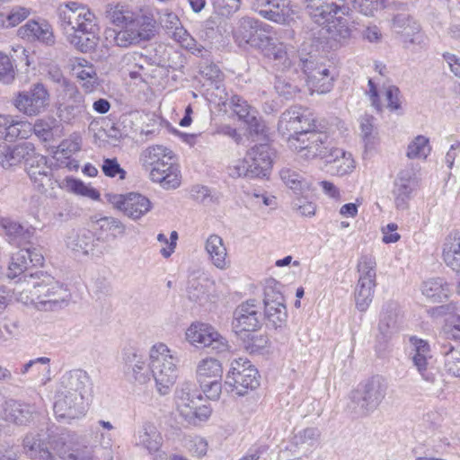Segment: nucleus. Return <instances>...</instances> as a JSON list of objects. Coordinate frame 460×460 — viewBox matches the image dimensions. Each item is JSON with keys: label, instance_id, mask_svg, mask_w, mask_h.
I'll list each match as a JSON object with an SVG mask.
<instances>
[{"label": "nucleus", "instance_id": "f257e3e1", "mask_svg": "<svg viewBox=\"0 0 460 460\" xmlns=\"http://www.w3.org/2000/svg\"><path fill=\"white\" fill-rule=\"evenodd\" d=\"M14 293L19 302L42 312L62 310L68 306L72 298L66 285L43 271L23 275Z\"/></svg>", "mask_w": 460, "mask_h": 460}, {"label": "nucleus", "instance_id": "f03ea898", "mask_svg": "<svg viewBox=\"0 0 460 460\" xmlns=\"http://www.w3.org/2000/svg\"><path fill=\"white\" fill-rule=\"evenodd\" d=\"M105 17L111 24L120 28L112 31L113 42L117 47L137 46L155 35L156 22L148 9L136 10L126 3H112L107 4Z\"/></svg>", "mask_w": 460, "mask_h": 460}, {"label": "nucleus", "instance_id": "7ed1b4c3", "mask_svg": "<svg viewBox=\"0 0 460 460\" xmlns=\"http://www.w3.org/2000/svg\"><path fill=\"white\" fill-rule=\"evenodd\" d=\"M115 427L111 421L100 420L92 426L89 436L75 433H61L52 438V452L62 460H99L98 448H108L111 445V431Z\"/></svg>", "mask_w": 460, "mask_h": 460}, {"label": "nucleus", "instance_id": "20e7f679", "mask_svg": "<svg viewBox=\"0 0 460 460\" xmlns=\"http://www.w3.org/2000/svg\"><path fill=\"white\" fill-rule=\"evenodd\" d=\"M57 13L66 40L75 49L88 53L96 48L100 26L97 16L87 5L70 1L59 4Z\"/></svg>", "mask_w": 460, "mask_h": 460}, {"label": "nucleus", "instance_id": "39448f33", "mask_svg": "<svg viewBox=\"0 0 460 460\" xmlns=\"http://www.w3.org/2000/svg\"><path fill=\"white\" fill-rule=\"evenodd\" d=\"M139 164L150 181L164 190H175L181 184V172L177 155L164 145L146 147L139 155Z\"/></svg>", "mask_w": 460, "mask_h": 460}, {"label": "nucleus", "instance_id": "423d86ee", "mask_svg": "<svg viewBox=\"0 0 460 460\" xmlns=\"http://www.w3.org/2000/svg\"><path fill=\"white\" fill-rule=\"evenodd\" d=\"M22 164L31 180L43 185L42 180L48 178L49 173L46 156L38 153L31 142L14 145L0 142V166L4 170L14 171Z\"/></svg>", "mask_w": 460, "mask_h": 460}, {"label": "nucleus", "instance_id": "0eeeda50", "mask_svg": "<svg viewBox=\"0 0 460 460\" xmlns=\"http://www.w3.org/2000/svg\"><path fill=\"white\" fill-rule=\"evenodd\" d=\"M148 359L156 393L161 396L169 394L179 376L180 359L177 352L165 343L157 342L150 348Z\"/></svg>", "mask_w": 460, "mask_h": 460}, {"label": "nucleus", "instance_id": "6e6552de", "mask_svg": "<svg viewBox=\"0 0 460 460\" xmlns=\"http://www.w3.org/2000/svg\"><path fill=\"white\" fill-rule=\"evenodd\" d=\"M387 381L380 376H372L358 385L349 394L348 408L360 416L373 413L380 406L386 396Z\"/></svg>", "mask_w": 460, "mask_h": 460}, {"label": "nucleus", "instance_id": "1a4fd4ad", "mask_svg": "<svg viewBox=\"0 0 460 460\" xmlns=\"http://www.w3.org/2000/svg\"><path fill=\"white\" fill-rule=\"evenodd\" d=\"M260 378L259 371L249 359L238 358L229 365L225 385L233 394L244 396L260 386Z\"/></svg>", "mask_w": 460, "mask_h": 460}, {"label": "nucleus", "instance_id": "9d476101", "mask_svg": "<svg viewBox=\"0 0 460 460\" xmlns=\"http://www.w3.org/2000/svg\"><path fill=\"white\" fill-rule=\"evenodd\" d=\"M184 341L197 349H210L216 353L229 351L226 337L211 323L200 320L191 322L184 330Z\"/></svg>", "mask_w": 460, "mask_h": 460}, {"label": "nucleus", "instance_id": "9b49d317", "mask_svg": "<svg viewBox=\"0 0 460 460\" xmlns=\"http://www.w3.org/2000/svg\"><path fill=\"white\" fill-rule=\"evenodd\" d=\"M376 260L371 255H362L358 260V279L354 290V301L359 312H366L373 301L376 286Z\"/></svg>", "mask_w": 460, "mask_h": 460}, {"label": "nucleus", "instance_id": "f8f14e48", "mask_svg": "<svg viewBox=\"0 0 460 460\" xmlns=\"http://www.w3.org/2000/svg\"><path fill=\"white\" fill-rule=\"evenodd\" d=\"M324 19L323 22L317 23L324 26L330 48L338 49L346 45L351 39L354 29V22L349 12L345 8L335 5Z\"/></svg>", "mask_w": 460, "mask_h": 460}, {"label": "nucleus", "instance_id": "ddd939ff", "mask_svg": "<svg viewBox=\"0 0 460 460\" xmlns=\"http://www.w3.org/2000/svg\"><path fill=\"white\" fill-rule=\"evenodd\" d=\"M175 406L180 416L189 423L207 420L211 414L210 408L203 402L200 394L189 385L177 390Z\"/></svg>", "mask_w": 460, "mask_h": 460}, {"label": "nucleus", "instance_id": "4468645a", "mask_svg": "<svg viewBox=\"0 0 460 460\" xmlns=\"http://www.w3.org/2000/svg\"><path fill=\"white\" fill-rule=\"evenodd\" d=\"M223 365L212 356L200 358L196 365V379L207 398L217 400L222 391Z\"/></svg>", "mask_w": 460, "mask_h": 460}, {"label": "nucleus", "instance_id": "2eb2a0df", "mask_svg": "<svg viewBox=\"0 0 460 460\" xmlns=\"http://www.w3.org/2000/svg\"><path fill=\"white\" fill-rule=\"evenodd\" d=\"M289 146L303 159L320 158L324 160L330 147L328 137L323 132L314 130L298 136L288 137Z\"/></svg>", "mask_w": 460, "mask_h": 460}, {"label": "nucleus", "instance_id": "dca6fc26", "mask_svg": "<svg viewBox=\"0 0 460 460\" xmlns=\"http://www.w3.org/2000/svg\"><path fill=\"white\" fill-rule=\"evenodd\" d=\"M50 103V94L40 83L34 84L27 91L18 92L13 99L15 109L27 117H36L43 113Z\"/></svg>", "mask_w": 460, "mask_h": 460}, {"label": "nucleus", "instance_id": "f3484780", "mask_svg": "<svg viewBox=\"0 0 460 460\" xmlns=\"http://www.w3.org/2000/svg\"><path fill=\"white\" fill-rule=\"evenodd\" d=\"M105 198L113 208L133 221H137L153 209L152 201L138 192L127 194L107 193Z\"/></svg>", "mask_w": 460, "mask_h": 460}, {"label": "nucleus", "instance_id": "a211bd4d", "mask_svg": "<svg viewBox=\"0 0 460 460\" xmlns=\"http://www.w3.org/2000/svg\"><path fill=\"white\" fill-rule=\"evenodd\" d=\"M262 325L261 305L256 299H248L241 303L234 312L232 327L241 338L248 332H255Z\"/></svg>", "mask_w": 460, "mask_h": 460}, {"label": "nucleus", "instance_id": "6ab92c4d", "mask_svg": "<svg viewBox=\"0 0 460 460\" xmlns=\"http://www.w3.org/2000/svg\"><path fill=\"white\" fill-rule=\"evenodd\" d=\"M418 185L419 181L413 167L402 169L398 172L392 190L397 210L405 211L410 208V202L414 197Z\"/></svg>", "mask_w": 460, "mask_h": 460}, {"label": "nucleus", "instance_id": "aec40b11", "mask_svg": "<svg viewBox=\"0 0 460 460\" xmlns=\"http://www.w3.org/2000/svg\"><path fill=\"white\" fill-rule=\"evenodd\" d=\"M314 128L313 114L305 108L292 107L286 111L279 121V131L289 137L298 136L312 130Z\"/></svg>", "mask_w": 460, "mask_h": 460}, {"label": "nucleus", "instance_id": "412c9836", "mask_svg": "<svg viewBox=\"0 0 460 460\" xmlns=\"http://www.w3.org/2000/svg\"><path fill=\"white\" fill-rule=\"evenodd\" d=\"M265 29L260 28L257 21L244 17L242 18L233 31L234 38L241 48L250 46L255 49H265L269 45L270 38L264 34Z\"/></svg>", "mask_w": 460, "mask_h": 460}, {"label": "nucleus", "instance_id": "4be33fe9", "mask_svg": "<svg viewBox=\"0 0 460 460\" xmlns=\"http://www.w3.org/2000/svg\"><path fill=\"white\" fill-rule=\"evenodd\" d=\"M303 69L306 85L312 93L322 94L332 90L334 77L325 65L306 59L303 61Z\"/></svg>", "mask_w": 460, "mask_h": 460}, {"label": "nucleus", "instance_id": "5701e85b", "mask_svg": "<svg viewBox=\"0 0 460 460\" xmlns=\"http://www.w3.org/2000/svg\"><path fill=\"white\" fill-rule=\"evenodd\" d=\"M54 412L59 420H75L84 415V398L80 393L59 392L54 403Z\"/></svg>", "mask_w": 460, "mask_h": 460}, {"label": "nucleus", "instance_id": "b1692460", "mask_svg": "<svg viewBox=\"0 0 460 460\" xmlns=\"http://www.w3.org/2000/svg\"><path fill=\"white\" fill-rule=\"evenodd\" d=\"M392 29L399 35L406 47L415 44L420 45L424 41V36L420 31V24L406 13H400L394 16Z\"/></svg>", "mask_w": 460, "mask_h": 460}, {"label": "nucleus", "instance_id": "393cba45", "mask_svg": "<svg viewBox=\"0 0 460 460\" xmlns=\"http://www.w3.org/2000/svg\"><path fill=\"white\" fill-rule=\"evenodd\" d=\"M69 67L73 76L79 82L86 93L94 92L99 86V77L94 66L84 58L70 60Z\"/></svg>", "mask_w": 460, "mask_h": 460}, {"label": "nucleus", "instance_id": "a878e982", "mask_svg": "<svg viewBox=\"0 0 460 460\" xmlns=\"http://www.w3.org/2000/svg\"><path fill=\"white\" fill-rule=\"evenodd\" d=\"M17 35L21 39L37 40L48 46L55 43L52 26L45 20H29L18 29Z\"/></svg>", "mask_w": 460, "mask_h": 460}, {"label": "nucleus", "instance_id": "bb28decb", "mask_svg": "<svg viewBox=\"0 0 460 460\" xmlns=\"http://www.w3.org/2000/svg\"><path fill=\"white\" fill-rule=\"evenodd\" d=\"M265 8L260 11L261 15L274 22L290 24L297 14L296 6L289 0H263Z\"/></svg>", "mask_w": 460, "mask_h": 460}, {"label": "nucleus", "instance_id": "cd10ccee", "mask_svg": "<svg viewBox=\"0 0 460 460\" xmlns=\"http://www.w3.org/2000/svg\"><path fill=\"white\" fill-rule=\"evenodd\" d=\"M205 252L212 266L219 270H227L231 260L225 241L216 234H209L204 243Z\"/></svg>", "mask_w": 460, "mask_h": 460}, {"label": "nucleus", "instance_id": "c85d7f7f", "mask_svg": "<svg viewBox=\"0 0 460 460\" xmlns=\"http://www.w3.org/2000/svg\"><path fill=\"white\" fill-rule=\"evenodd\" d=\"M264 314L268 323L274 329H282L287 325L288 312L284 297L279 293H266L264 297Z\"/></svg>", "mask_w": 460, "mask_h": 460}, {"label": "nucleus", "instance_id": "c756f323", "mask_svg": "<svg viewBox=\"0 0 460 460\" xmlns=\"http://www.w3.org/2000/svg\"><path fill=\"white\" fill-rule=\"evenodd\" d=\"M367 93L372 105L377 110L382 111L385 104L383 103L381 96L386 102V107L391 111H398L401 108L400 91L396 86L388 85L383 88L382 91L378 90L373 80H368V89Z\"/></svg>", "mask_w": 460, "mask_h": 460}, {"label": "nucleus", "instance_id": "7c9ffc66", "mask_svg": "<svg viewBox=\"0 0 460 460\" xmlns=\"http://www.w3.org/2000/svg\"><path fill=\"white\" fill-rule=\"evenodd\" d=\"M134 444L149 455H155L161 450L163 438L154 423L146 421L135 432Z\"/></svg>", "mask_w": 460, "mask_h": 460}, {"label": "nucleus", "instance_id": "2f4dec72", "mask_svg": "<svg viewBox=\"0 0 460 460\" xmlns=\"http://www.w3.org/2000/svg\"><path fill=\"white\" fill-rule=\"evenodd\" d=\"M273 152L268 145H259L252 147L246 154L251 172L256 178L267 177L273 164Z\"/></svg>", "mask_w": 460, "mask_h": 460}, {"label": "nucleus", "instance_id": "473e14b6", "mask_svg": "<svg viewBox=\"0 0 460 460\" xmlns=\"http://www.w3.org/2000/svg\"><path fill=\"white\" fill-rule=\"evenodd\" d=\"M411 355L414 366L422 378L428 382H434L435 375L428 369V360L430 358L429 346L427 341L416 337L410 339Z\"/></svg>", "mask_w": 460, "mask_h": 460}, {"label": "nucleus", "instance_id": "72a5a7b5", "mask_svg": "<svg viewBox=\"0 0 460 460\" xmlns=\"http://www.w3.org/2000/svg\"><path fill=\"white\" fill-rule=\"evenodd\" d=\"M324 162L332 164V173L340 177L351 173L357 165L351 153L334 147H331Z\"/></svg>", "mask_w": 460, "mask_h": 460}, {"label": "nucleus", "instance_id": "f704fd0d", "mask_svg": "<svg viewBox=\"0 0 460 460\" xmlns=\"http://www.w3.org/2000/svg\"><path fill=\"white\" fill-rule=\"evenodd\" d=\"M231 104L234 112L247 124L250 133L262 134L265 130V125L256 116L254 111L246 101L240 96L234 95L231 99Z\"/></svg>", "mask_w": 460, "mask_h": 460}, {"label": "nucleus", "instance_id": "c9c22d12", "mask_svg": "<svg viewBox=\"0 0 460 460\" xmlns=\"http://www.w3.org/2000/svg\"><path fill=\"white\" fill-rule=\"evenodd\" d=\"M94 236L89 231L72 233L66 239V245L75 256H89L94 252Z\"/></svg>", "mask_w": 460, "mask_h": 460}, {"label": "nucleus", "instance_id": "e433bc0d", "mask_svg": "<svg viewBox=\"0 0 460 460\" xmlns=\"http://www.w3.org/2000/svg\"><path fill=\"white\" fill-rule=\"evenodd\" d=\"M441 257L452 270L460 271V232H452L446 236Z\"/></svg>", "mask_w": 460, "mask_h": 460}, {"label": "nucleus", "instance_id": "4c0bfd02", "mask_svg": "<svg viewBox=\"0 0 460 460\" xmlns=\"http://www.w3.org/2000/svg\"><path fill=\"white\" fill-rule=\"evenodd\" d=\"M58 435L49 436L47 446L40 434H29L24 438V450L31 458H39L40 460H58L52 455L50 450V441L52 438Z\"/></svg>", "mask_w": 460, "mask_h": 460}, {"label": "nucleus", "instance_id": "58836bf2", "mask_svg": "<svg viewBox=\"0 0 460 460\" xmlns=\"http://www.w3.org/2000/svg\"><path fill=\"white\" fill-rule=\"evenodd\" d=\"M69 99L66 103L59 107V116L66 120H70L85 112V100L84 95L75 87L68 89Z\"/></svg>", "mask_w": 460, "mask_h": 460}, {"label": "nucleus", "instance_id": "ea45409f", "mask_svg": "<svg viewBox=\"0 0 460 460\" xmlns=\"http://www.w3.org/2000/svg\"><path fill=\"white\" fill-rule=\"evenodd\" d=\"M421 293L431 302L439 303L449 297L451 288L443 279H430L423 282Z\"/></svg>", "mask_w": 460, "mask_h": 460}, {"label": "nucleus", "instance_id": "a19ab883", "mask_svg": "<svg viewBox=\"0 0 460 460\" xmlns=\"http://www.w3.org/2000/svg\"><path fill=\"white\" fill-rule=\"evenodd\" d=\"M31 15V9L22 5L4 7L0 10V30L17 27Z\"/></svg>", "mask_w": 460, "mask_h": 460}, {"label": "nucleus", "instance_id": "79ce46f5", "mask_svg": "<svg viewBox=\"0 0 460 460\" xmlns=\"http://www.w3.org/2000/svg\"><path fill=\"white\" fill-rule=\"evenodd\" d=\"M60 187L69 193L92 200L97 201L101 198L100 192L95 188L80 179L66 177L60 183Z\"/></svg>", "mask_w": 460, "mask_h": 460}, {"label": "nucleus", "instance_id": "37998d69", "mask_svg": "<svg viewBox=\"0 0 460 460\" xmlns=\"http://www.w3.org/2000/svg\"><path fill=\"white\" fill-rule=\"evenodd\" d=\"M145 62L146 58L141 53L133 51L123 55L118 66L121 73L137 79L141 75Z\"/></svg>", "mask_w": 460, "mask_h": 460}, {"label": "nucleus", "instance_id": "c03bdc74", "mask_svg": "<svg viewBox=\"0 0 460 460\" xmlns=\"http://www.w3.org/2000/svg\"><path fill=\"white\" fill-rule=\"evenodd\" d=\"M81 148V139L78 136H72L63 140L53 152V158L60 166L72 168L71 162L68 159Z\"/></svg>", "mask_w": 460, "mask_h": 460}, {"label": "nucleus", "instance_id": "a18cd8bd", "mask_svg": "<svg viewBox=\"0 0 460 460\" xmlns=\"http://www.w3.org/2000/svg\"><path fill=\"white\" fill-rule=\"evenodd\" d=\"M215 286L216 283L213 279L203 277L199 280L197 285L196 283H192L189 288V296L200 305H205L217 297V296L210 293V289L214 288Z\"/></svg>", "mask_w": 460, "mask_h": 460}, {"label": "nucleus", "instance_id": "49530a36", "mask_svg": "<svg viewBox=\"0 0 460 460\" xmlns=\"http://www.w3.org/2000/svg\"><path fill=\"white\" fill-rule=\"evenodd\" d=\"M32 132L42 141L50 142L62 135V128L53 118L40 119L32 124Z\"/></svg>", "mask_w": 460, "mask_h": 460}, {"label": "nucleus", "instance_id": "de8ad7c7", "mask_svg": "<svg viewBox=\"0 0 460 460\" xmlns=\"http://www.w3.org/2000/svg\"><path fill=\"white\" fill-rule=\"evenodd\" d=\"M359 129L366 150H375L380 143V138L375 127L374 117L369 115L361 117L359 119Z\"/></svg>", "mask_w": 460, "mask_h": 460}, {"label": "nucleus", "instance_id": "09e8293b", "mask_svg": "<svg viewBox=\"0 0 460 460\" xmlns=\"http://www.w3.org/2000/svg\"><path fill=\"white\" fill-rule=\"evenodd\" d=\"M431 149L429 137L419 135L409 143L406 156L410 159L425 160L429 155Z\"/></svg>", "mask_w": 460, "mask_h": 460}, {"label": "nucleus", "instance_id": "8fccbe9b", "mask_svg": "<svg viewBox=\"0 0 460 460\" xmlns=\"http://www.w3.org/2000/svg\"><path fill=\"white\" fill-rule=\"evenodd\" d=\"M32 415L31 406L13 401L7 402L6 416L15 423L26 424L31 420Z\"/></svg>", "mask_w": 460, "mask_h": 460}, {"label": "nucleus", "instance_id": "3c124183", "mask_svg": "<svg viewBox=\"0 0 460 460\" xmlns=\"http://www.w3.org/2000/svg\"><path fill=\"white\" fill-rule=\"evenodd\" d=\"M0 231L6 236L10 243H20V242L25 238L26 234L22 225L1 215Z\"/></svg>", "mask_w": 460, "mask_h": 460}, {"label": "nucleus", "instance_id": "603ef678", "mask_svg": "<svg viewBox=\"0 0 460 460\" xmlns=\"http://www.w3.org/2000/svg\"><path fill=\"white\" fill-rule=\"evenodd\" d=\"M169 35L182 48L193 54L202 56L205 49L196 41V40L182 27V25L176 31H172V33Z\"/></svg>", "mask_w": 460, "mask_h": 460}, {"label": "nucleus", "instance_id": "864d4df0", "mask_svg": "<svg viewBox=\"0 0 460 460\" xmlns=\"http://www.w3.org/2000/svg\"><path fill=\"white\" fill-rule=\"evenodd\" d=\"M280 177L286 186L295 192L302 194L312 189V183L310 181L305 180L296 172L288 169L282 170L280 172Z\"/></svg>", "mask_w": 460, "mask_h": 460}, {"label": "nucleus", "instance_id": "5fc2aeb1", "mask_svg": "<svg viewBox=\"0 0 460 460\" xmlns=\"http://www.w3.org/2000/svg\"><path fill=\"white\" fill-rule=\"evenodd\" d=\"M90 377L88 374L82 369H75L70 371L66 376L64 377L63 383L66 384V391L73 393H80L89 385Z\"/></svg>", "mask_w": 460, "mask_h": 460}, {"label": "nucleus", "instance_id": "6e6d98bb", "mask_svg": "<svg viewBox=\"0 0 460 460\" xmlns=\"http://www.w3.org/2000/svg\"><path fill=\"white\" fill-rule=\"evenodd\" d=\"M3 139L14 140L17 138H28L32 133V124L26 120H17L14 118L13 122L9 124L7 131L4 132Z\"/></svg>", "mask_w": 460, "mask_h": 460}, {"label": "nucleus", "instance_id": "4d7b16f0", "mask_svg": "<svg viewBox=\"0 0 460 460\" xmlns=\"http://www.w3.org/2000/svg\"><path fill=\"white\" fill-rule=\"evenodd\" d=\"M28 256V252L23 250H20L13 254L8 266V278L14 279L22 275L30 267V261H28L27 259Z\"/></svg>", "mask_w": 460, "mask_h": 460}, {"label": "nucleus", "instance_id": "13d9d810", "mask_svg": "<svg viewBox=\"0 0 460 460\" xmlns=\"http://www.w3.org/2000/svg\"><path fill=\"white\" fill-rule=\"evenodd\" d=\"M310 17L314 22H323L324 17L335 6L333 3H327L326 0H306Z\"/></svg>", "mask_w": 460, "mask_h": 460}, {"label": "nucleus", "instance_id": "bf43d9fd", "mask_svg": "<svg viewBox=\"0 0 460 460\" xmlns=\"http://www.w3.org/2000/svg\"><path fill=\"white\" fill-rule=\"evenodd\" d=\"M95 226L103 232H111L116 234H124L126 232L125 225L118 218L112 217H95L93 221Z\"/></svg>", "mask_w": 460, "mask_h": 460}, {"label": "nucleus", "instance_id": "052dcab7", "mask_svg": "<svg viewBox=\"0 0 460 460\" xmlns=\"http://www.w3.org/2000/svg\"><path fill=\"white\" fill-rule=\"evenodd\" d=\"M50 359L47 357H40L35 359L30 360L21 369L22 375H26L31 368L36 367V370L43 373V377L41 382L45 385L47 382L50 380V367H49Z\"/></svg>", "mask_w": 460, "mask_h": 460}, {"label": "nucleus", "instance_id": "680f3d73", "mask_svg": "<svg viewBox=\"0 0 460 460\" xmlns=\"http://www.w3.org/2000/svg\"><path fill=\"white\" fill-rule=\"evenodd\" d=\"M16 76L14 65L11 58L0 51V83L11 84Z\"/></svg>", "mask_w": 460, "mask_h": 460}, {"label": "nucleus", "instance_id": "e2e57ef3", "mask_svg": "<svg viewBox=\"0 0 460 460\" xmlns=\"http://www.w3.org/2000/svg\"><path fill=\"white\" fill-rule=\"evenodd\" d=\"M445 369L455 376L460 378V345L452 347L445 353Z\"/></svg>", "mask_w": 460, "mask_h": 460}, {"label": "nucleus", "instance_id": "0e129e2a", "mask_svg": "<svg viewBox=\"0 0 460 460\" xmlns=\"http://www.w3.org/2000/svg\"><path fill=\"white\" fill-rule=\"evenodd\" d=\"M156 240L161 244V255L164 258L168 259L175 252L178 240V233L176 231H172L169 238L164 234L159 233L156 236Z\"/></svg>", "mask_w": 460, "mask_h": 460}, {"label": "nucleus", "instance_id": "69168bd1", "mask_svg": "<svg viewBox=\"0 0 460 460\" xmlns=\"http://www.w3.org/2000/svg\"><path fill=\"white\" fill-rule=\"evenodd\" d=\"M261 49L264 51L267 56L272 57L275 60L281 62L285 66L295 63V61L291 60L288 56L286 47L282 43L279 45H273L270 41L269 45H267L265 49Z\"/></svg>", "mask_w": 460, "mask_h": 460}, {"label": "nucleus", "instance_id": "338daca9", "mask_svg": "<svg viewBox=\"0 0 460 460\" xmlns=\"http://www.w3.org/2000/svg\"><path fill=\"white\" fill-rule=\"evenodd\" d=\"M252 170L249 164L247 156L243 159H238L234 161L228 167V174L233 178L239 177H249V178H256L255 175L251 172Z\"/></svg>", "mask_w": 460, "mask_h": 460}, {"label": "nucleus", "instance_id": "774afa93", "mask_svg": "<svg viewBox=\"0 0 460 460\" xmlns=\"http://www.w3.org/2000/svg\"><path fill=\"white\" fill-rule=\"evenodd\" d=\"M444 333L456 341H460V315L453 314L449 316L443 326Z\"/></svg>", "mask_w": 460, "mask_h": 460}]
</instances>
